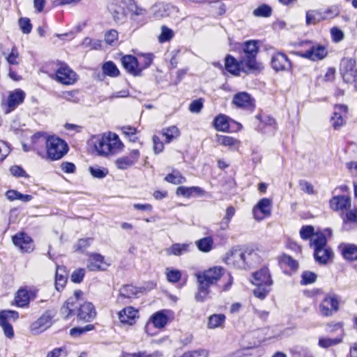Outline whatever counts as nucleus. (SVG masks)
Segmentation results:
<instances>
[{
	"instance_id": "obj_59",
	"label": "nucleus",
	"mask_w": 357,
	"mask_h": 357,
	"mask_svg": "<svg viewBox=\"0 0 357 357\" xmlns=\"http://www.w3.org/2000/svg\"><path fill=\"white\" fill-rule=\"evenodd\" d=\"M89 172L94 178H102L108 174L107 169L98 167H90Z\"/></svg>"
},
{
	"instance_id": "obj_34",
	"label": "nucleus",
	"mask_w": 357,
	"mask_h": 357,
	"mask_svg": "<svg viewBox=\"0 0 357 357\" xmlns=\"http://www.w3.org/2000/svg\"><path fill=\"white\" fill-rule=\"evenodd\" d=\"M327 19L326 14L317 10H310L306 12V24H315L321 20Z\"/></svg>"
},
{
	"instance_id": "obj_41",
	"label": "nucleus",
	"mask_w": 357,
	"mask_h": 357,
	"mask_svg": "<svg viewBox=\"0 0 357 357\" xmlns=\"http://www.w3.org/2000/svg\"><path fill=\"white\" fill-rule=\"evenodd\" d=\"M213 125L215 128L218 131H228L229 128L228 117L225 114H219L214 119Z\"/></svg>"
},
{
	"instance_id": "obj_50",
	"label": "nucleus",
	"mask_w": 357,
	"mask_h": 357,
	"mask_svg": "<svg viewBox=\"0 0 357 357\" xmlns=\"http://www.w3.org/2000/svg\"><path fill=\"white\" fill-rule=\"evenodd\" d=\"M69 354V351L66 346H63L59 348H55L53 350L47 352V357H66Z\"/></svg>"
},
{
	"instance_id": "obj_61",
	"label": "nucleus",
	"mask_w": 357,
	"mask_h": 357,
	"mask_svg": "<svg viewBox=\"0 0 357 357\" xmlns=\"http://www.w3.org/2000/svg\"><path fill=\"white\" fill-rule=\"evenodd\" d=\"M19 25L24 33H29L31 31L32 25L29 18H20L19 20Z\"/></svg>"
},
{
	"instance_id": "obj_63",
	"label": "nucleus",
	"mask_w": 357,
	"mask_h": 357,
	"mask_svg": "<svg viewBox=\"0 0 357 357\" xmlns=\"http://www.w3.org/2000/svg\"><path fill=\"white\" fill-rule=\"evenodd\" d=\"M85 275V270L84 268H78L73 272L71 274V280L75 283H80Z\"/></svg>"
},
{
	"instance_id": "obj_44",
	"label": "nucleus",
	"mask_w": 357,
	"mask_h": 357,
	"mask_svg": "<svg viewBox=\"0 0 357 357\" xmlns=\"http://www.w3.org/2000/svg\"><path fill=\"white\" fill-rule=\"evenodd\" d=\"M104 74L109 77H117L119 75V70L116 66L112 61H107L102 66Z\"/></svg>"
},
{
	"instance_id": "obj_55",
	"label": "nucleus",
	"mask_w": 357,
	"mask_h": 357,
	"mask_svg": "<svg viewBox=\"0 0 357 357\" xmlns=\"http://www.w3.org/2000/svg\"><path fill=\"white\" fill-rule=\"evenodd\" d=\"M78 91H63L61 94V97L69 102H78L79 100V98L77 96Z\"/></svg>"
},
{
	"instance_id": "obj_13",
	"label": "nucleus",
	"mask_w": 357,
	"mask_h": 357,
	"mask_svg": "<svg viewBox=\"0 0 357 357\" xmlns=\"http://www.w3.org/2000/svg\"><path fill=\"white\" fill-rule=\"evenodd\" d=\"M347 107L344 105H337L334 107V112L331 118L332 126L335 130H339L346 123Z\"/></svg>"
},
{
	"instance_id": "obj_8",
	"label": "nucleus",
	"mask_w": 357,
	"mask_h": 357,
	"mask_svg": "<svg viewBox=\"0 0 357 357\" xmlns=\"http://www.w3.org/2000/svg\"><path fill=\"white\" fill-rule=\"evenodd\" d=\"M340 71L342 78L347 83L357 82V69L356 61L352 59H344L342 61Z\"/></svg>"
},
{
	"instance_id": "obj_40",
	"label": "nucleus",
	"mask_w": 357,
	"mask_h": 357,
	"mask_svg": "<svg viewBox=\"0 0 357 357\" xmlns=\"http://www.w3.org/2000/svg\"><path fill=\"white\" fill-rule=\"evenodd\" d=\"M242 70L247 68L246 71L256 70L259 68V65L256 61V56H243L241 59Z\"/></svg>"
},
{
	"instance_id": "obj_10",
	"label": "nucleus",
	"mask_w": 357,
	"mask_h": 357,
	"mask_svg": "<svg viewBox=\"0 0 357 357\" xmlns=\"http://www.w3.org/2000/svg\"><path fill=\"white\" fill-rule=\"evenodd\" d=\"M56 79L64 85H71L77 81V75L66 64H61L56 72Z\"/></svg>"
},
{
	"instance_id": "obj_19",
	"label": "nucleus",
	"mask_w": 357,
	"mask_h": 357,
	"mask_svg": "<svg viewBox=\"0 0 357 357\" xmlns=\"http://www.w3.org/2000/svg\"><path fill=\"white\" fill-rule=\"evenodd\" d=\"M139 158V152L137 149L132 150L128 155L123 156L115 161L116 166L119 169H126L136 163Z\"/></svg>"
},
{
	"instance_id": "obj_43",
	"label": "nucleus",
	"mask_w": 357,
	"mask_h": 357,
	"mask_svg": "<svg viewBox=\"0 0 357 357\" xmlns=\"http://www.w3.org/2000/svg\"><path fill=\"white\" fill-rule=\"evenodd\" d=\"M257 43L255 40H249L245 43L243 47V56H257L258 53Z\"/></svg>"
},
{
	"instance_id": "obj_33",
	"label": "nucleus",
	"mask_w": 357,
	"mask_h": 357,
	"mask_svg": "<svg viewBox=\"0 0 357 357\" xmlns=\"http://www.w3.org/2000/svg\"><path fill=\"white\" fill-rule=\"evenodd\" d=\"M343 221V229L349 230L351 224L357 223V208L347 210L345 213L342 216Z\"/></svg>"
},
{
	"instance_id": "obj_7",
	"label": "nucleus",
	"mask_w": 357,
	"mask_h": 357,
	"mask_svg": "<svg viewBox=\"0 0 357 357\" xmlns=\"http://www.w3.org/2000/svg\"><path fill=\"white\" fill-rule=\"evenodd\" d=\"M121 3L126 6L130 13V18L142 26L145 23L147 11L145 8L138 6L135 0H121Z\"/></svg>"
},
{
	"instance_id": "obj_25",
	"label": "nucleus",
	"mask_w": 357,
	"mask_h": 357,
	"mask_svg": "<svg viewBox=\"0 0 357 357\" xmlns=\"http://www.w3.org/2000/svg\"><path fill=\"white\" fill-rule=\"evenodd\" d=\"M330 206L335 211H347L351 206V199L345 195L334 196L330 200Z\"/></svg>"
},
{
	"instance_id": "obj_37",
	"label": "nucleus",
	"mask_w": 357,
	"mask_h": 357,
	"mask_svg": "<svg viewBox=\"0 0 357 357\" xmlns=\"http://www.w3.org/2000/svg\"><path fill=\"white\" fill-rule=\"evenodd\" d=\"M107 139H109V146H110L111 154L119 152L123 149V144L120 141L119 136L112 132H109L107 135Z\"/></svg>"
},
{
	"instance_id": "obj_60",
	"label": "nucleus",
	"mask_w": 357,
	"mask_h": 357,
	"mask_svg": "<svg viewBox=\"0 0 357 357\" xmlns=\"http://www.w3.org/2000/svg\"><path fill=\"white\" fill-rule=\"evenodd\" d=\"M181 273L178 270L167 268V280L172 283L178 282L181 279Z\"/></svg>"
},
{
	"instance_id": "obj_49",
	"label": "nucleus",
	"mask_w": 357,
	"mask_h": 357,
	"mask_svg": "<svg viewBox=\"0 0 357 357\" xmlns=\"http://www.w3.org/2000/svg\"><path fill=\"white\" fill-rule=\"evenodd\" d=\"M256 287L253 290V294L261 300L264 299L271 291V287H267V285H256Z\"/></svg>"
},
{
	"instance_id": "obj_22",
	"label": "nucleus",
	"mask_w": 357,
	"mask_h": 357,
	"mask_svg": "<svg viewBox=\"0 0 357 357\" xmlns=\"http://www.w3.org/2000/svg\"><path fill=\"white\" fill-rule=\"evenodd\" d=\"M125 7L122 3L121 5L116 2L109 3L107 6L108 10L116 23L123 24L126 22L127 17Z\"/></svg>"
},
{
	"instance_id": "obj_42",
	"label": "nucleus",
	"mask_w": 357,
	"mask_h": 357,
	"mask_svg": "<svg viewBox=\"0 0 357 357\" xmlns=\"http://www.w3.org/2000/svg\"><path fill=\"white\" fill-rule=\"evenodd\" d=\"M198 249L203 252H208L212 250L213 240L211 237H204L196 242Z\"/></svg>"
},
{
	"instance_id": "obj_54",
	"label": "nucleus",
	"mask_w": 357,
	"mask_h": 357,
	"mask_svg": "<svg viewBox=\"0 0 357 357\" xmlns=\"http://www.w3.org/2000/svg\"><path fill=\"white\" fill-rule=\"evenodd\" d=\"M67 282V275H60L59 271H56L55 273V289L60 291H61Z\"/></svg>"
},
{
	"instance_id": "obj_45",
	"label": "nucleus",
	"mask_w": 357,
	"mask_h": 357,
	"mask_svg": "<svg viewBox=\"0 0 357 357\" xmlns=\"http://www.w3.org/2000/svg\"><path fill=\"white\" fill-rule=\"evenodd\" d=\"M252 13L257 17H268L272 14V8L267 4H262L255 9Z\"/></svg>"
},
{
	"instance_id": "obj_52",
	"label": "nucleus",
	"mask_w": 357,
	"mask_h": 357,
	"mask_svg": "<svg viewBox=\"0 0 357 357\" xmlns=\"http://www.w3.org/2000/svg\"><path fill=\"white\" fill-rule=\"evenodd\" d=\"M317 275L311 271H304L301 275V283L304 285L314 283L317 280Z\"/></svg>"
},
{
	"instance_id": "obj_6",
	"label": "nucleus",
	"mask_w": 357,
	"mask_h": 357,
	"mask_svg": "<svg viewBox=\"0 0 357 357\" xmlns=\"http://www.w3.org/2000/svg\"><path fill=\"white\" fill-rule=\"evenodd\" d=\"M18 318L19 313L16 311L10 310L0 311V326L6 337L9 339L14 337V330L10 321H15Z\"/></svg>"
},
{
	"instance_id": "obj_29",
	"label": "nucleus",
	"mask_w": 357,
	"mask_h": 357,
	"mask_svg": "<svg viewBox=\"0 0 357 357\" xmlns=\"http://www.w3.org/2000/svg\"><path fill=\"white\" fill-rule=\"evenodd\" d=\"M107 266L104 261V257L100 254H91L89 257L87 267L91 271L104 270V266Z\"/></svg>"
},
{
	"instance_id": "obj_4",
	"label": "nucleus",
	"mask_w": 357,
	"mask_h": 357,
	"mask_svg": "<svg viewBox=\"0 0 357 357\" xmlns=\"http://www.w3.org/2000/svg\"><path fill=\"white\" fill-rule=\"evenodd\" d=\"M47 157L52 160L62 158L68 151L67 143L56 136H50L46 140Z\"/></svg>"
},
{
	"instance_id": "obj_9",
	"label": "nucleus",
	"mask_w": 357,
	"mask_h": 357,
	"mask_svg": "<svg viewBox=\"0 0 357 357\" xmlns=\"http://www.w3.org/2000/svg\"><path fill=\"white\" fill-rule=\"evenodd\" d=\"M295 54L302 58L317 61L324 59L328 55V50L326 46L317 44L312 45L305 52H295Z\"/></svg>"
},
{
	"instance_id": "obj_11",
	"label": "nucleus",
	"mask_w": 357,
	"mask_h": 357,
	"mask_svg": "<svg viewBox=\"0 0 357 357\" xmlns=\"http://www.w3.org/2000/svg\"><path fill=\"white\" fill-rule=\"evenodd\" d=\"M339 310V301L335 296H326L319 305V311L324 317H331Z\"/></svg>"
},
{
	"instance_id": "obj_58",
	"label": "nucleus",
	"mask_w": 357,
	"mask_h": 357,
	"mask_svg": "<svg viewBox=\"0 0 357 357\" xmlns=\"http://www.w3.org/2000/svg\"><path fill=\"white\" fill-rule=\"evenodd\" d=\"M341 340L335 338H325V337H321L319 340V346L322 348H328L331 346L336 345L340 342Z\"/></svg>"
},
{
	"instance_id": "obj_64",
	"label": "nucleus",
	"mask_w": 357,
	"mask_h": 357,
	"mask_svg": "<svg viewBox=\"0 0 357 357\" xmlns=\"http://www.w3.org/2000/svg\"><path fill=\"white\" fill-rule=\"evenodd\" d=\"M118 32L114 29H111L105 35V40L109 45H112L118 39Z\"/></svg>"
},
{
	"instance_id": "obj_5",
	"label": "nucleus",
	"mask_w": 357,
	"mask_h": 357,
	"mask_svg": "<svg viewBox=\"0 0 357 357\" xmlns=\"http://www.w3.org/2000/svg\"><path fill=\"white\" fill-rule=\"evenodd\" d=\"M225 274V269L221 266H214L196 275L199 284H202V288L216 283Z\"/></svg>"
},
{
	"instance_id": "obj_46",
	"label": "nucleus",
	"mask_w": 357,
	"mask_h": 357,
	"mask_svg": "<svg viewBox=\"0 0 357 357\" xmlns=\"http://www.w3.org/2000/svg\"><path fill=\"white\" fill-rule=\"evenodd\" d=\"M165 179L166 181L173 184H180L185 181V177L181 176L178 172H174L172 174H167Z\"/></svg>"
},
{
	"instance_id": "obj_57",
	"label": "nucleus",
	"mask_w": 357,
	"mask_h": 357,
	"mask_svg": "<svg viewBox=\"0 0 357 357\" xmlns=\"http://www.w3.org/2000/svg\"><path fill=\"white\" fill-rule=\"evenodd\" d=\"M153 56L152 54H146L142 56H139L138 61H139V64L142 68V71L150 66L153 61Z\"/></svg>"
},
{
	"instance_id": "obj_21",
	"label": "nucleus",
	"mask_w": 357,
	"mask_h": 357,
	"mask_svg": "<svg viewBox=\"0 0 357 357\" xmlns=\"http://www.w3.org/2000/svg\"><path fill=\"white\" fill-rule=\"evenodd\" d=\"M167 322L168 317L165 313V311H158L151 316L149 322L145 326V332L146 333H149L148 328L149 323H152L155 328L161 329L163 328L167 324Z\"/></svg>"
},
{
	"instance_id": "obj_18",
	"label": "nucleus",
	"mask_w": 357,
	"mask_h": 357,
	"mask_svg": "<svg viewBox=\"0 0 357 357\" xmlns=\"http://www.w3.org/2000/svg\"><path fill=\"white\" fill-rule=\"evenodd\" d=\"M121 63L124 68L134 76L139 75L142 73V68L139 61L132 55H126L122 57Z\"/></svg>"
},
{
	"instance_id": "obj_16",
	"label": "nucleus",
	"mask_w": 357,
	"mask_h": 357,
	"mask_svg": "<svg viewBox=\"0 0 357 357\" xmlns=\"http://www.w3.org/2000/svg\"><path fill=\"white\" fill-rule=\"evenodd\" d=\"M52 316L50 312H45L31 325V331L33 334H39L51 326Z\"/></svg>"
},
{
	"instance_id": "obj_48",
	"label": "nucleus",
	"mask_w": 357,
	"mask_h": 357,
	"mask_svg": "<svg viewBox=\"0 0 357 357\" xmlns=\"http://www.w3.org/2000/svg\"><path fill=\"white\" fill-rule=\"evenodd\" d=\"M6 60L10 65H18L20 63V55L16 47H13L10 52L6 56Z\"/></svg>"
},
{
	"instance_id": "obj_20",
	"label": "nucleus",
	"mask_w": 357,
	"mask_h": 357,
	"mask_svg": "<svg viewBox=\"0 0 357 357\" xmlns=\"http://www.w3.org/2000/svg\"><path fill=\"white\" fill-rule=\"evenodd\" d=\"M153 15L156 19H160L170 16L173 13L176 12V8L169 3H159L151 8Z\"/></svg>"
},
{
	"instance_id": "obj_53",
	"label": "nucleus",
	"mask_w": 357,
	"mask_h": 357,
	"mask_svg": "<svg viewBox=\"0 0 357 357\" xmlns=\"http://www.w3.org/2000/svg\"><path fill=\"white\" fill-rule=\"evenodd\" d=\"M209 352L205 349H199L184 353L181 357H208Z\"/></svg>"
},
{
	"instance_id": "obj_3",
	"label": "nucleus",
	"mask_w": 357,
	"mask_h": 357,
	"mask_svg": "<svg viewBox=\"0 0 357 357\" xmlns=\"http://www.w3.org/2000/svg\"><path fill=\"white\" fill-rule=\"evenodd\" d=\"M310 247L314 250L315 261L320 264H327L333 257V251L327 247V239L323 234H317L311 239Z\"/></svg>"
},
{
	"instance_id": "obj_17",
	"label": "nucleus",
	"mask_w": 357,
	"mask_h": 357,
	"mask_svg": "<svg viewBox=\"0 0 357 357\" xmlns=\"http://www.w3.org/2000/svg\"><path fill=\"white\" fill-rule=\"evenodd\" d=\"M25 96L26 94L24 91L20 89H17L13 91H11L7 98L8 109L6 113L8 114L15 109L24 102Z\"/></svg>"
},
{
	"instance_id": "obj_26",
	"label": "nucleus",
	"mask_w": 357,
	"mask_h": 357,
	"mask_svg": "<svg viewBox=\"0 0 357 357\" xmlns=\"http://www.w3.org/2000/svg\"><path fill=\"white\" fill-rule=\"evenodd\" d=\"M253 284L255 285H267V287H271L273 284V280L271 278L269 270L266 267H264L255 272L253 275Z\"/></svg>"
},
{
	"instance_id": "obj_32",
	"label": "nucleus",
	"mask_w": 357,
	"mask_h": 357,
	"mask_svg": "<svg viewBox=\"0 0 357 357\" xmlns=\"http://www.w3.org/2000/svg\"><path fill=\"white\" fill-rule=\"evenodd\" d=\"M160 133L165 138V142L167 144L177 139L181 135V132L176 126L164 128Z\"/></svg>"
},
{
	"instance_id": "obj_62",
	"label": "nucleus",
	"mask_w": 357,
	"mask_h": 357,
	"mask_svg": "<svg viewBox=\"0 0 357 357\" xmlns=\"http://www.w3.org/2000/svg\"><path fill=\"white\" fill-rule=\"evenodd\" d=\"M331 34L332 40L335 43L340 42L343 40L344 36L343 31L337 27H333L331 29Z\"/></svg>"
},
{
	"instance_id": "obj_1",
	"label": "nucleus",
	"mask_w": 357,
	"mask_h": 357,
	"mask_svg": "<svg viewBox=\"0 0 357 357\" xmlns=\"http://www.w3.org/2000/svg\"><path fill=\"white\" fill-rule=\"evenodd\" d=\"M83 295L81 290H76L73 296L68 298L61 308L63 317L68 319L70 316L77 313V318L85 321H91L96 315L93 305L90 302L80 303V298Z\"/></svg>"
},
{
	"instance_id": "obj_38",
	"label": "nucleus",
	"mask_w": 357,
	"mask_h": 357,
	"mask_svg": "<svg viewBox=\"0 0 357 357\" xmlns=\"http://www.w3.org/2000/svg\"><path fill=\"white\" fill-rule=\"evenodd\" d=\"M190 244L188 243H174L166 250L168 255L179 256L189 251Z\"/></svg>"
},
{
	"instance_id": "obj_28",
	"label": "nucleus",
	"mask_w": 357,
	"mask_h": 357,
	"mask_svg": "<svg viewBox=\"0 0 357 357\" xmlns=\"http://www.w3.org/2000/svg\"><path fill=\"white\" fill-rule=\"evenodd\" d=\"M232 102L237 107L241 108H251L253 106V100L246 92H241L236 93L233 98Z\"/></svg>"
},
{
	"instance_id": "obj_24",
	"label": "nucleus",
	"mask_w": 357,
	"mask_h": 357,
	"mask_svg": "<svg viewBox=\"0 0 357 357\" xmlns=\"http://www.w3.org/2000/svg\"><path fill=\"white\" fill-rule=\"evenodd\" d=\"M138 317V310L130 306L123 308L119 312V319L121 323L124 324L132 325Z\"/></svg>"
},
{
	"instance_id": "obj_51",
	"label": "nucleus",
	"mask_w": 357,
	"mask_h": 357,
	"mask_svg": "<svg viewBox=\"0 0 357 357\" xmlns=\"http://www.w3.org/2000/svg\"><path fill=\"white\" fill-rule=\"evenodd\" d=\"M235 208L233 206H229L226 209V213L222 221V228L225 229L228 227L229 222L235 215Z\"/></svg>"
},
{
	"instance_id": "obj_27",
	"label": "nucleus",
	"mask_w": 357,
	"mask_h": 357,
	"mask_svg": "<svg viewBox=\"0 0 357 357\" xmlns=\"http://www.w3.org/2000/svg\"><path fill=\"white\" fill-rule=\"evenodd\" d=\"M215 141L218 145L228 147L231 150H236L241 144L238 139L228 135H216Z\"/></svg>"
},
{
	"instance_id": "obj_47",
	"label": "nucleus",
	"mask_w": 357,
	"mask_h": 357,
	"mask_svg": "<svg viewBox=\"0 0 357 357\" xmlns=\"http://www.w3.org/2000/svg\"><path fill=\"white\" fill-rule=\"evenodd\" d=\"M314 227L311 225L303 226L300 230V235L302 239H312L315 235Z\"/></svg>"
},
{
	"instance_id": "obj_15",
	"label": "nucleus",
	"mask_w": 357,
	"mask_h": 357,
	"mask_svg": "<svg viewBox=\"0 0 357 357\" xmlns=\"http://www.w3.org/2000/svg\"><path fill=\"white\" fill-rule=\"evenodd\" d=\"M271 204L272 201L270 199L263 198L260 199L252 209L255 219L261 220L265 216L270 215Z\"/></svg>"
},
{
	"instance_id": "obj_23",
	"label": "nucleus",
	"mask_w": 357,
	"mask_h": 357,
	"mask_svg": "<svg viewBox=\"0 0 357 357\" xmlns=\"http://www.w3.org/2000/svg\"><path fill=\"white\" fill-rule=\"evenodd\" d=\"M337 248L345 260L350 261L357 260V245L341 243Z\"/></svg>"
},
{
	"instance_id": "obj_56",
	"label": "nucleus",
	"mask_w": 357,
	"mask_h": 357,
	"mask_svg": "<svg viewBox=\"0 0 357 357\" xmlns=\"http://www.w3.org/2000/svg\"><path fill=\"white\" fill-rule=\"evenodd\" d=\"M174 36V32L172 29L163 26H162V31L158 37L160 43H165L171 40Z\"/></svg>"
},
{
	"instance_id": "obj_30",
	"label": "nucleus",
	"mask_w": 357,
	"mask_h": 357,
	"mask_svg": "<svg viewBox=\"0 0 357 357\" xmlns=\"http://www.w3.org/2000/svg\"><path fill=\"white\" fill-rule=\"evenodd\" d=\"M139 292V289L136 287L130 284L124 285L119 289V295L117 297V301L123 303L125 298H135Z\"/></svg>"
},
{
	"instance_id": "obj_31",
	"label": "nucleus",
	"mask_w": 357,
	"mask_h": 357,
	"mask_svg": "<svg viewBox=\"0 0 357 357\" xmlns=\"http://www.w3.org/2000/svg\"><path fill=\"white\" fill-rule=\"evenodd\" d=\"M225 69L234 75H239L241 70H242L241 60L238 62L236 59L231 56L227 55L225 59Z\"/></svg>"
},
{
	"instance_id": "obj_39",
	"label": "nucleus",
	"mask_w": 357,
	"mask_h": 357,
	"mask_svg": "<svg viewBox=\"0 0 357 357\" xmlns=\"http://www.w3.org/2000/svg\"><path fill=\"white\" fill-rule=\"evenodd\" d=\"M15 301L18 307H24L29 305L30 301L29 293L24 289H20L16 293Z\"/></svg>"
},
{
	"instance_id": "obj_36",
	"label": "nucleus",
	"mask_w": 357,
	"mask_h": 357,
	"mask_svg": "<svg viewBox=\"0 0 357 357\" xmlns=\"http://www.w3.org/2000/svg\"><path fill=\"white\" fill-rule=\"evenodd\" d=\"M226 317L223 314H213L208 317L207 326L210 329L222 328L225 322Z\"/></svg>"
},
{
	"instance_id": "obj_12",
	"label": "nucleus",
	"mask_w": 357,
	"mask_h": 357,
	"mask_svg": "<svg viewBox=\"0 0 357 357\" xmlns=\"http://www.w3.org/2000/svg\"><path fill=\"white\" fill-rule=\"evenodd\" d=\"M271 64L276 72L289 71L292 66L288 56L282 52H275L272 55Z\"/></svg>"
},
{
	"instance_id": "obj_2",
	"label": "nucleus",
	"mask_w": 357,
	"mask_h": 357,
	"mask_svg": "<svg viewBox=\"0 0 357 357\" xmlns=\"http://www.w3.org/2000/svg\"><path fill=\"white\" fill-rule=\"evenodd\" d=\"M255 255L252 249L234 248L227 254L225 261L234 268L245 269L251 264L252 256Z\"/></svg>"
},
{
	"instance_id": "obj_14",
	"label": "nucleus",
	"mask_w": 357,
	"mask_h": 357,
	"mask_svg": "<svg viewBox=\"0 0 357 357\" xmlns=\"http://www.w3.org/2000/svg\"><path fill=\"white\" fill-rule=\"evenodd\" d=\"M12 240L13 244L23 252H30L33 250L32 238L24 232L16 234Z\"/></svg>"
},
{
	"instance_id": "obj_35",
	"label": "nucleus",
	"mask_w": 357,
	"mask_h": 357,
	"mask_svg": "<svg viewBox=\"0 0 357 357\" xmlns=\"http://www.w3.org/2000/svg\"><path fill=\"white\" fill-rule=\"evenodd\" d=\"M95 149L100 155H108L110 153V146H109V139L107 135H102L95 143Z\"/></svg>"
}]
</instances>
